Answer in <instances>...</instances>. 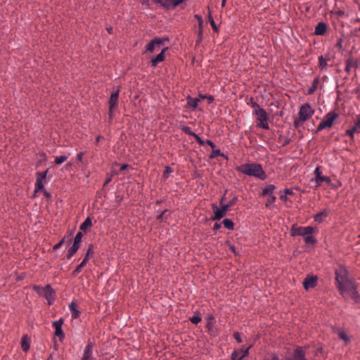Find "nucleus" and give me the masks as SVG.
<instances>
[{"label":"nucleus","instance_id":"nucleus-1","mask_svg":"<svg viewBox=\"0 0 360 360\" xmlns=\"http://www.w3.org/2000/svg\"><path fill=\"white\" fill-rule=\"evenodd\" d=\"M249 104L253 109V114L257 116V127L264 129H269V115L266 110L260 107L257 103L254 101L252 98H251L250 103Z\"/></svg>","mask_w":360,"mask_h":360},{"label":"nucleus","instance_id":"nucleus-2","mask_svg":"<svg viewBox=\"0 0 360 360\" xmlns=\"http://www.w3.org/2000/svg\"><path fill=\"white\" fill-rule=\"evenodd\" d=\"M237 170L248 176L257 177L262 180L266 179V174L262 166L255 163L243 164L237 167Z\"/></svg>","mask_w":360,"mask_h":360},{"label":"nucleus","instance_id":"nucleus-3","mask_svg":"<svg viewBox=\"0 0 360 360\" xmlns=\"http://www.w3.org/2000/svg\"><path fill=\"white\" fill-rule=\"evenodd\" d=\"M315 110L309 103L301 105L297 117L295 118L293 124L295 127L302 125L307 120L310 119L314 114Z\"/></svg>","mask_w":360,"mask_h":360},{"label":"nucleus","instance_id":"nucleus-4","mask_svg":"<svg viewBox=\"0 0 360 360\" xmlns=\"http://www.w3.org/2000/svg\"><path fill=\"white\" fill-rule=\"evenodd\" d=\"M338 288L344 297L349 296L355 302H360V296L356 291V285L353 281H349Z\"/></svg>","mask_w":360,"mask_h":360},{"label":"nucleus","instance_id":"nucleus-5","mask_svg":"<svg viewBox=\"0 0 360 360\" xmlns=\"http://www.w3.org/2000/svg\"><path fill=\"white\" fill-rule=\"evenodd\" d=\"M339 117V115L335 111H330L323 117V120L319 123L317 131H321L324 129L330 128L335 120Z\"/></svg>","mask_w":360,"mask_h":360},{"label":"nucleus","instance_id":"nucleus-6","mask_svg":"<svg viewBox=\"0 0 360 360\" xmlns=\"http://www.w3.org/2000/svg\"><path fill=\"white\" fill-rule=\"evenodd\" d=\"M314 177L311 179V182L315 183L314 187L316 188L320 187L323 182L327 183L329 185L332 184L331 179L330 177L322 174L320 167H316L314 172Z\"/></svg>","mask_w":360,"mask_h":360},{"label":"nucleus","instance_id":"nucleus-7","mask_svg":"<svg viewBox=\"0 0 360 360\" xmlns=\"http://www.w3.org/2000/svg\"><path fill=\"white\" fill-rule=\"evenodd\" d=\"M315 231V229L312 226H298L296 224L292 225L291 228V236H302L303 237L305 236V235H307L309 233H313Z\"/></svg>","mask_w":360,"mask_h":360},{"label":"nucleus","instance_id":"nucleus-8","mask_svg":"<svg viewBox=\"0 0 360 360\" xmlns=\"http://www.w3.org/2000/svg\"><path fill=\"white\" fill-rule=\"evenodd\" d=\"M223 199L224 198H222L220 200L221 204H222ZM212 207L214 211V216L212 217V220L218 221L223 218L224 216H226L228 211L227 207L224 206V205H221V207H219L215 204H212Z\"/></svg>","mask_w":360,"mask_h":360},{"label":"nucleus","instance_id":"nucleus-9","mask_svg":"<svg viewBox=\"0 0 360 360\" xmlns=\"http://www.w3.org/2000/svg\"><path fill=\"white\" fill-rule=\"evenodd\" d=\"M335 281L338 288L349 281L347 278V271L345 267L340 266L335 271Z\"/></svg>","mask_w":360,"mask_h":360},{"label":"nucleus","instance_id":"nucleus-10","mask_svg":"<svg viewBox=\"0 0 360 360\" xmlns=\"http://www.w3.org/2000/svg\"><path fill=\"white\" fill-rule=\"evenodd\" d=\"M82 237H83V233L81 231H79L76 234V236L74 238L73 244H72V247L69 249L68 254H67V257L68 259H70L79 248Z\"/></svg>","mask_w":360,"mask_h":360},{"label":"nucleus","instance_id":"nucleus-11","mask_svg":"<svg viewBox=\"0 0 360 360\" xmlns=\"http://www.w3.org/2000/svg\"><path fill=\"white\" fill-rule=\"evenodd\" d=\"M93 253H94L93 246H92V245H91L88 248L86 255H85L84 258L83 259V260L82 261V262L72 271V274L74 277L77 276V274L81 271L82 268L84 267L86 264L87 262L89 259V255H93Z\"/></svg>","mask_w":360,"mask_h":360},{"label":"nucleus","instance_id":"nucleus-12","mask_svg":"<svg viewBox=\"0 0 360 360\" xmlns=\"http://www.w3.org/2000/svg\"><path fill=\"white\" fill-rule=\"evenodd\" d=\"M119 93L120 90L112 92L110 95L108 103H109V117L110 118L112 117V111L117 108L118 104V98H119Z\"/></svg>","mask_w":360,"mask_h":360},{"label":"nucleus","instance_id":"nucleus-13","mask_svg":"<svg viewBox=\"0 0 360 360\" xmlns=\"http://www.w3.org/2000/svg\"><path fill=\"white\" fill-rule=\"evenodd\" d=\"M48 170L44 172H38L37 174V181L35 183L34 193H37L44 188V181L47 175Z\"/></svg>","mask_w":360,"mask_h":360},{"label":"nucleus","instance_id":"nucleus-14","mask_svg":"<svg viewBox=\"0 0 360 360\" xmlns=\"http://www.w3.org/2000/svg\"><path fill=\"white\" fill-rule=\"evenodd\" d=\"M166 40L167 39L158 37L155 38L147 44L146 51L153 53L156 49H159L163 42Z\"/></svg>","mask_w":360,"mask_h":360},{"label":"nucleus","instance_id":"nucleus-15","mask_svg":"<svg viewBox=\"0 0 360 360\" xmlns=\"http://www.w3.org/2000/svg\"><path fill=\"white\" fill-rule=\"evenodd\" d=\"M63 323V319H60L58 321H56L53 323V326L55 328V335L58 336L60 341L63 340L65 338V335L62 329V325Z\"/></svg>","mask_w":360,"mask_h":360},{"label":"nucleus","instance_id":"nucleus-16","mask_svg":"<svg viewBox=\"0 0 360 360\" xmlns=\"http://www.w3.org/2000/svg\"><path fill=\"white\" fill-rule=\"evenodd\" d=\"M184 0H155V2L160 4L166 8H175L181 4Z\"/></svg>","mask_w":360,"mask_h":360},{"label":"nucleus","instance_id":"nucleus-17","mask_svg":"<svg viewBox=\"0 0 360 360\" xmlns=\"http://www.w3.org/2000/svg\"><path fill=\"white\" fill-rule=\"evenodd\" d=\"M360 132V117L358 116L352 128L346 131V135L349 136L352 139H354V133Z\"/></svg>","mask_w":360,"mask_h":360},{"label":"nucleus","instance_id":"nucleus-18","mask_svg":"<svg viewBox=\"0 0 360 360\" xmlns=\"http://www.w3.org/2000/svg\"><path fill=\"white\" fill-rule=\"evenodd\" d=\"M94 345L89 342L86 346L84 354L82 358V360H91L92 359V351H93Z\"/></svg>","mask_w":360,"mask_h":360},{"label":"nucleus","instance_id":"nucleus-19","mask_svg":"<svg viewBox=\"0 0 360 360\" xmlns=\"http://www.w3.org/2000/svg\"><path fill=\"white\" fill-rule=\"evenodd\" d=\"M46 289L43 296L47 300L49 304H51L54 300V291L50 285H46Z\"/></svg>","mask_w":360,"mask_h":360},{"label":"nucleus","instance_id":"nucleus-20","mask_svg":"<svg viewBox=\"0 0 360 360\" xmlns=\"http://www.w3.org/2000/svg\"><path fill=\"white\" fill-rule=\"evenodd\" d=\"M167 48H164L162 51L151 60V65L153 68L156 67L159 63L162 62L165 60V53Z\"/></svg>","mask_w":360,"mask_h":360},{"label":"nucleus","instance_id":"nucleus-21","mask_svg":"<svg viewBox=\"0 0 360 360\" xmlns=\"http://www.w3.org/2000/svg\"><path fill=\"white\" fill-rule=\"evenodd\" d=\"M327 31V25L325 22H320L315 27L314 34L316 35H323Z\"/></svg>","mask_w":360,"mask_h":360},{"label":"nucleus","instance_id":"nucleus-22","mask_svg":"<svg viewBox=\"0 0 360 360\" xmlns=\"http://www.w3.org/2000/svg\"><path fill=\"white\" fill-rule=\"evenodd\" d=\"M316 278L313 276L306 278L303 282L304 288L306 290L314 288L316 285Z\"/></svg>","mask_w":360,"mask_h":360},{"label":"nucleus","instance_id":"nucleus-23","mask_svg":"<svg viewBox=\"0 0 360 360\" xmlns=\"http://www.w3.org/2000/svg\"><path fill=\"white\" fill-rule=\"evenodd\" d=\"M328 214V212L326 210L321 211L314 216V221L318 223H321L327 217Z\"/></svg>","mask_w":360,"mask_h":360},{"label":"nucleus","instance_id":"nucleus-24","mask_svg":"<svg viewBox=\"0 0 360 360\" xmlns=\"http://www.w3.org/2000/svg\"><path fill=\"white\" fill-rule=\"evenodd\" d=\"M199 101V98H192L190 96L187 97V105L193 109H195L198 107Z\"/></svg>","mask_w":360,"mask_h":360},{"label":"nucleus","instance_id":"nucleus-25","mask_svg":"<svg viewBox=\"0 0 360 360\" xmlns=\"http://www.w3.org/2000/svg\"><path fill=\"white\" fill-rule=\"evenodd\" d=\"M357 67V62L353 58H349L346 61L345 71L349 72L352 68Z\"/></svg>","mask_w":360,"mask_h":360},{"label":"nucleus","instance_id":"nucleus-26","mask_svg":"<svg viewBox=\"0 0 360 360\" xmlns=\"http://www.w3.org/2000/svg\"><path fill=\"white\" fill-rule=\"evenodd\" d=\"M69 308H70V310L71 311L72 318V319H77L79 316V315H80V312L77 309L76 304H75L74 302H71L69 304Z\"/></svg>","mask_w":360,"mask_h":360},{"label":"nucleus","instance_id":"nucleus-27","mask_svg":"<svg viewBox=\"0 0 360 360\" xmlns=\"http://www.w3.org/2000/svg\"><path fill=\"white\" fill-rule=\"evenodd\" d=\"M275 186L270 184L266 186L262 189V194L263 195H274V191L275 190Z\"/></svg>","mask_w":360,"mask_h":360},{"label":"nucleus","instance_id":"nucleus-28","mask_svg":"<svg viewBox=\"0 0 360 360\" xmlns=\"http://www.w3.org/2000/svg\"><path fill=\"white\" fill-rule=\"evenodd\" d=\"M337 334L340 339L343 340L345 343H348L350 341V339L346 332L344 330L339 329L337 331Z\"/></svg>","mask_w":360,"mask_h":360},{"label":"nucleus","instance_id":"nucleus-29","mask_svg":"<svg viewBox=\"0 0 360 360\" xmlns=\"http://www.w3.org/2000/svg\"><path fill=\"white\" fill-rule=\"evenodd\" d=\"M92 226V222L90 217H87L84 222L80 225V230L85 231L89 227Z\"/></svg>","mask_w":360,"mask_h":360},{"label":"nucleus","instance_id":"nucleus-30","mask_svg":"<svg viewBox=\"0 0 360 360\" xmlns=\"http://www.w3.org/2000/svg\"><path fill=\"white\" fill-rule=\"evenodd\" d=\"M21 347L23 351L27 352L30 349V342L27 340V336H23L21 340Z\"/></svg>","mask_w":360,"mask_h":360},{"label":"nucleus","instance_id":"nucleus-31","mask_svg":"<svg viewBox=\"0 0 360 360\" xmlns=\"http://www.w3.org/2000/svg\"><path fill=\"white\" fill-rule=\"evenodd\" d=\"M313 233H309L307 235H305L304 237V240L305 243L307 244H315L316 243V240L315 238L312 236Z\"/></svg>","mask_w":360,"mask_h":360},{"label":"nucleus","instance_id":"nucleus-32","mask_svg":"<svg viewBox=\"0 0 360 360\" xmlns=\"http://www.w3.org/2000/svg\"><path fill=\"white\" fill-rule=\"evenodd\" d=\"M328 65V59L325 58L323 56L319 57V66L321 69H324Z\"/></svg>","mask_w":360,"mask_h":360},{"label":"nucleus","instance_id":"nucleus-33","mask_svg":"<svg viewBox=\"0 0 360 360\" xmlns=\"http://www.w3.org/2000/svg\"><path fill=\"white\" fill-rule=\"evenodd\" d=\"M224 226L228 229L229 230H232L233 229V227H234V224L233 222L232 221V220L229 219H225L223 220L222 221Z\"/></svg>","mask_w":360,"mask_h":360},{"label":"nucleus","instance_id":"nucleus-34","mask_svg":"<svg viewBox=\"0 0 360 360\" xmlns=\"http://www.w3.org/2000/svg\"><path fill=\"white\" fill-rule=\"evenodd\" d=\"M319 83V78L316 77L314 79L313 83L311 86V87L308 90V94H313L317 89V85Z\"/></svg>","mask_w":360,"mask_h":360},{"label":"nucleus","instance_id":"nucleus-35","mask_svg":"<svg viewBox=\"0 0 360 360\" xmlns=\"http://www.w3.org/2000/svg\"><path fill=\"white\" fill-rule=\"evenodd\" d=\"M67 160H68V156H66V155L56 156L55 158V164L56 165H61Z\"/></svg>","mask_w":360,"mask_h":360},{"label":"nucleus","instance_id":"nucleus-36","mask_svg":"<svg viewBox=\"0 0 360 360\" xmlns=\"http://www.w3.org/2000/svg\"><path fill=\"white\" fill-rule=\"evenodd\" d=\"M33 289L34 290L37 292L40 296H43L45 290H46V286L45 287H41V286H39V285H34L33 287Z\"/></svg>","mask_w":360,"mask_h":360},{"label":"nucleus","instance_id":"nucleus-37","mask_svg":"<svg viewBox=\"0 0 360 360\" xmlns=\"http://www.w3.org/2000/svg\"><path fill=\"white\" fill-rule=\"evenodd\" d=\"M208 20H209V22H210L212 29L214 31L217 32L218 31V28H217V25H216V23H215L212 16V14H211L210 11H209V13H208Z\"/></svg>","mask_w":360,"mask_h":360},{"label":"nucleus","instance_id":"nucleus-38","mask_svg":"<svg viewBox=\"0 0 360 360\" xmlns=\"http://www.w3.org/2000/svg\"><path fill=\"white\" fill-rule=\"evenodd\" d=\"M181 130L186 134L188 135H190V136H192L193 137H195V135H196V134L193 131H191V128L188 126H183L181 127Z\"/></svg>","mask_w":360,"mask_h":360},{"label":"nucleus","instance_id":"nucleus-39","mask_svg":"<svg viewBox=\"0 0 360 360\" xmlns=\"http://www.w3.org/2000/svg\"><path fill=\"white\" fill-rule=\"evenodd\" d=\"M213 327H214V317L210 316L207 321L206 328H207V330L209 331H211L212 329L213 328Z\"/></svg>","mask_w":360,"mask_h":360},{"label":"nucleus","instance_id":"nucleus-40","mask_svg":"<svg viewBox=\"0 0 360 360\" xmlns=\"http://www.w3.org/2000/svg\"><path fill=\"white\" fill-rule=\"evenodd\" d=\"M217 156H224L223 153H221L219 149H212V153L210 156L211 158L217 157Z\"/></svg>","mask_w":360,"mask_h":360},{"label":"nucleus","instance_id":"nucleus-41","mask_svg":"<svg viewBox=\"0 0 360 360\" xmlns=\"http://www.w3.org/2000/svg\"><path fill=\"white\" fill-rule=\"evenodd\" d=\"M276 199V198L274 195H268L267 202L266 205L269 206L270 205L273 204L275 202Z\"/></svg>","mask_w":360,"mask_h":360},{"label":"nucleus","instance_id":"nucleus-42","mask_svg":"<svg viewBox=\"0 0 360 360\" xmlns=\"http://www.w3.org/2000/svg\"><path fill=\"white\" fill-rule=\"evenodd\" d=\"M190 321L193 323V324H198L199 323L200 321H201V318L199 316H193L192 317H191L190 319Z\"/></svg>","mask_w":360,"mask_h":360},{"label":"nucleus","instance_id":"nucleus-43","mask_svg":"<svg viewBox=\"0 0 360 360\" xmlns=\"http://www.w3.org/2000/svg\"><path fill=\"white\" fill-rule=\"evenodd\" d=\"M199 97L202 99H208V103L210 104L214 101V97L212 96H207V95H202L200 94Z\"/></svg>","mask_w":360,"mask_h":360},{"label":"nucleus","instance_id":"nucleus-44","mask_svg":"<svg viewBox=\"0 0 360 360\" xmlns=\"http://www.w3.org/2000/svg\"><path fill=\"white\" fill-rule=\"evenodd\" d=\"M238 198L237 197H234L227 204H223L224 206L227 207V210H229V207L233 206L236 202L237 201Z\"/></svg>","mask_w":360,"mask_h":360},{"label":"nucleus","instance_id":"nucleus-45","mask_svg":"<svg viewBox=\"0 0 360 360\" xmlns=\"http://www.w3.org/2000/svg\"><path fill=\"white\" fill-rule=\"evenodd\" d=\"M251 347H252V345H250V347H248L247 348H242L241 349L239 350L240 352H242L241 357H245L249 354V349Z\"/></svg>","mask_w":360,"mask_h":360},{"label":"nucleus","instance_id":"nucleus-46","mask_svg":"<svg viewBox=\"0 0 360 360\" xmlns=\"http://www.w3.org/2000/svg\"><path fill=\"white\" fill-rule=\"evenodd\" d=\"M194 138L200 146H204L206 143V141H203L198 134L195 135Z\"/></svg>","mask_w":360,"mask_h":360},{"label":"nucleus","instance_id":"nucleus-47","mask_svg":"<svg viewBox=\"0 0 360 360\" xmlns=\"http://www.w3.org/2000/svg\"><path fill=\"white\" fill-rule=\"evenodd\" d=\"M233 337L234 338L236 339V340L238 342V343H240L242 342V339H241V337H240V335L238 332H236L234 333L233 334Z\"/></svg>","mask_w":360,"mask_h":360},{"label":"nucleus","instance_id":"nucleus-48","mask_svg":"<svg viewBox=\"0 0 360 360\" xmlns=\"http://www.w3.org/2000/svg\"><path fill=\"white\" fill-rule=\"evenodd\" d=\"M64 241H65V238H63L61 240H60L58 243H56L54 246H53V250H57L58 248H60L63 244L64 243Z\"/></svg>","mask_w":360,"mask_h":360},{"label":"nucleus","instance_id":"nucleus-49","mask_svg":"<svg viewBox=\"0 0 360 360\" xmlns=\"http://www.w3.org/2000/svg\"><path fill=\"white\" fill-rule=\"evenodd\" d=\"M207 145H209L212 149L215 148L214 143L211 140H206V143Z\"/></svg>","mask_w":360,"mask_h":360},{"label":"nucleus","instance_id":"nucleus-50","mask_svg":"<svg viewBox=\"0 0 360 360\" xmlns=\"http://www.w3.org/2000/svg\"><path fill=\"white\" fill-rule=\"evenodd\" d=\"M233 353H236L237 357L240 358V360H242L244 357L242 356V352H240L239 350H234Z\"/></svg>","mask_w":360,"mask_h":360},{"label":"nucleus","instance_id":"nucleus-51","mask_svg":"<svg viewBox=\"0 0 360 360\" xmlns=\"http://www.w3.org/2000/svg\"><path fill=\"white\" fill-rule=\"evenodd\" d=\"M296 354H297V356H299L300 357V360H306V359L304 358V356H303V354H302V351H300V350L297 349V350L296 351Z\"/></svg>","mask_w":360,"mask_h":360},{"label":"nucleus","instance_id":"nucleus-52","mask_svg":"<svg viewBox=\"0 0 360 360\" xmlns=\"http://www.w3.org/2000/svg\"><path fill=\"white\" fill-rule=\"evenodd\" d=\"M284 194L285 195H292L293 194V191L290 188H286L283 191Z\"/></svg>","mask_w":360,"mask_h":360},{"label":"nucleus","instance_id":"nucleus-53","mask_svg":"<svg viewBox=\"0 0 360 360\" xmlns=\"http://www.w3.org/2000/svg\"><path fill=\"white\" fill-rule=\"evenodd\" d=\"M83 155L84 153H79L77 155V160L81 162L82 160V158H83Z\"/></svg>","mask_w":360,"mask_h":360},{"label":"nucleus","instance_id":"nucleus-54","mask_svg":"<svg viewBox=\"0 0 360 360\" xmlns=\"http://www.w3.org/2000/svg\"><path fill=\"white\" fill-rule=\"evenodd\" d=\"M221 227V224H218V223H215L214 226H213V230L214 231H217L218 229H219Z\"/></svg>","mask_w":360,"mask_h":360},{"label":"nucleus","instance_id":"nucleus-55","mask_svg":"<svg viewBox=\"0 0 360 360\" xmlns=\"http://www.w3.org/2000/svg\"><path fill=\"white\" fill-rule=\"evenodd\" d=\"M231 359L232 360H240L239 357H237L236 353L231 354Z\"/></svg>","mask_w":360,"mask_h":360},{"label":"nucleus","instance_id":"nucleus-56","mask_svg":"<svg viewBox=\"0 0 360 360\" xmlns=\"http://www.w3.org/2000/svg\"><path fill=\"white\" fill-rule=\"evenodd\" d=\"M195 17L198 19V20L199 21V24L201 25L203 22L202 20V18L201 16L198 15H195Z\"/></svg>","mask_w":360,"mask_h":360},{"label":"nucleus","instance_id":"nucleus-57","mask_svg":"<svg viewBox=\"0 0 360 360\" xmlns=\"http://www.w3.org/2000/svg\"><path fill=\"white\" fill-rule=\"evenodd\" d=\"M286 195H285V194H283V195L282 194V195H281L280 198H281V199L282 200H283V201H286V200H287V199H288Z\"/></svg>","mask_w":360,"mask_h":360},{"label":"nucleus","instance_id":"nucleus-58","mask_svg":"<svg viewBox=\"0 0 360 360\" xmlns=\"http://www.w3.org/2000/svg\"><path fill=\"white\" fill-rule=\"evenodd\" d=\"M127 167H128V165L124 164V165H121L120 170L122 171V170L127 169Z\"/></svg>","mask_w":360,"mask_h":360},{"label":"nucleus","instance_id":"nucleus-59","mask_svg":"<svg viewBox=\"0 0 360 360\" xmlns=\"http://www.w3.org/2000/svg\"><path fill=\"white\" fill-rule=\"evenodd\" d=\"M167 212V210H165L162 212V213L161 214H160L158 217V219H161L162 217H163V215Z\"/></svg>","mask_w":360,"mask_h":360},{"label":"nucleus","instance_id":"nucleus-60","mask_svg":"<svg viewBox=\"0 0 360 360\" xmlns=\"http://www.w3.org/2000/svg\"><path fill=\"white\" fill-rule=\"evenodd\" d=\"M172 172V170L169 167H165V173H171Z\"/></svg>","mask_w":360,"mask_h":360},{"label":"nucleus","instance_id":"nucleus-61","mask_svg":"<svg viewBox=\"0 0 360 360\" xmlns=\"http://www.w3.org/2000/svg\"><path fill=\"white\" fill-rule=\"evenodd\" d=\"M339 49L342 48V40H340L336 45Z\"/></svg>","mask_w":360,"mask_h":360},{"label":"nucleus","instance_id":"nucleus-62","mask_svg":"<svg viewBox=\"0 0 360 360\" xmlns=\"http://www.w3.org/2000/svg\"><path fill=\"white\" fill-rule=\"evenodd\" d=\"M111 181V178H108V179L105 180V185H107L108 184H109Z\"/></svg>","mask_w":360,"mask_h":360},{"label":"nucleus","instance_id":"nucleus-63","mask_svg":"<svg viewBox=\"0 0 360 360\" xmlns=\"http://www.w3.org/2000/svg\"><path fill=\"white\" fill-rule=\"evenodd\" d=\"M225 4H226V0H222L221 6H222L223 7L225 6Z\"/></svg>","mask_w":360,"mask_h":360},{"label":"nucleus","instance_id":"nucleus-64","mask_svg":"<svg viewBox=\"0 0 360 360\" xmlns=\"http://www.w3.org/2000/svg\"><path fill=\"white\" fill-rule=\"evenodd\" d=\"M101 138V136H100L96 137V142L97 143L100 141Z\"/></svg>","mask_w":360,"mask_h":360}]
</instances>
